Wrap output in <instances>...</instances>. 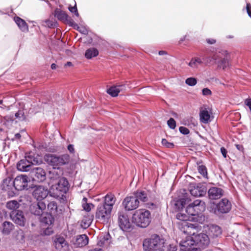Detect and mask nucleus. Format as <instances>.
Instances as JSON below:
<instances>
[{
    "label": "nucleus",
    "instance_id": "11",
    "mask_svg": "<svg viewBox=\"0 0 251 251\" xmlns=\"http://www.w3.org/2000/svg\"><path fill=\"white\" fill-rule=\"evenodd\" d=\"M10 217L12 221L17 226L24 227L26 223V219L24 212L22 210L11 211Z\"/></svg>",
    "mask_w": 251,
    "mask_h": 251
},
{
    "label": "nucleus",
    "instance_id": "50",
    "mask_svg": "<svg viewBox=\"0 0 251 251\" xmlns=\"http://www.w3.org/2000/svg\"><path fill=\"white\" fill-rule=\"evenodd\" d=\"M73 25H75L77 26L76 29L81 33L84 35H87L88 33V30L85 27H79L77 25L74 24Z\"/></svg>",
    "mask_w": 251,
    "mask_h": 251
},
{
    "label": "nucleus",
    "instance_id": "38",
    "mask_svg": "<svg viewBox=\"0 0 251 251\" xmlns=\"http://www.w3.org/2000/svg\"><path fill=\"white\" fill-rule=\"evenodd\" d=\"M19 202L15 200L9 201L6 203V207L12 210V211L18 210L17 209L19 207Z\"/></svg>",
    "mask_w": 251,
    "mask_h": 251
},
{
    "label": "nucleus",
    "instance_id": "16",
    "mask_svg": "<svg viewBox=\"0 0 251 251\" xmlns=\"http://www.w3.org/2000/svg\"><path fill=\"white\" fill-rule=\"evenodd\" d=\"M34 179L38 182H43L46 179V173L42 168L36 167L33 169Z\"/></svg>",
    "mask_w": 251,
    "mask_h": 251
},
{
    "label": "nucleus",
    "instance_id": "4",
    "mask_svg": "<svg viewBox=\"0 0 251 251\" xmlns=\"http://www.w3.org/2000/svg\"><path fill=\"white\" fill-rule=\"evenodd\" d=\"M42 160L39 156L29 153L25 156V159H21L17 164V169L21 172H28L31 169L32 165L40 164Z\"/></svg>",
    "mask_w": 251,
    "mask_h": 251
},
{
    "label": "nucleus",
    "instance_id": "15",
    "mask_svg": "<svg viewBox=\"0 0 251 251\" xmlns=\"http://www.w3.org/2000/svg\"><path fill=\"white\" fill-rule=\"evenodd\" d=\"M206 192L207 189L205 186L200 183L190 190L191 194L195 197L203 196L206 194Z\"/></svg>",
    "mask_w": 251,
    "mask_h": 251
},
{
    "label": "nucleus",
    "instance_id": "49",
    "mask_svg": "<svg viewBox=\"0 0 251 251\" xmlns=\"http://www.w3.org/2000/svg\"><path fill=\"white\" fill-rule=\"evenodd\" d=\"M68 9L71 13H74L76 17H79V15L77 11L76 3H75V6H70Z\"/></svg>",
    "mask_w": 251,
    "mask_h": 251
},
{
    "label": "nucleus",
    "instance_id": "25",
    "mask_svg": "<svg viewBox=\"0 0 251 251\" xmlns=\"http://www.w3.org/2000/svg\"><path fill=\"white\" fill-rule=\"evenodd\" d=\"M14 20L21 30L23 32L28 31V27L25 21L18 16L15 17Z\"/></svg>",
    "mask_w": 251,
    "mask_h": 251
},
{
    "label": "nucleus",
    "instance_id": "19",
    "mask_svg": "<svg viewBox=\"0 0 251 251\" xmlns=\"http://www.w3.org/2000/svg\"><path fill=\"white\" fill-rule=\"evenodd\" d=\"M149 191L146 190H137L134 192L133 195L137 199L138 201H141L143 202L149 201Z\"/></svg>",
    "mask_w": 251,
    "mask_h": 251
},
{
    "label": "nucleus",
    "instance_id": "62",
    "mask_svg": "<svg viewBox=\"0 0 251 251\" xmlns=\"http://www.w3.org/2000/svg\"><path fill=\"white\" fill-rule=\"evenodd\" d=\"M186 37H187V35H184L183 36V37H182L179 41V44H181L182 42H183L184 41H185L186 39Z\"/></svg>",
    "mask_w": 251,
    "mask_h": 251
},
{
    "label": "nucleus",
    "instance_id": "30",
    "mask_svg": "<svg viewBox=\"0 0 251 251\" xmlns=\"http://www.w3.org/2000/svg\"><path fill=\"white\" fill-rule=\"evenodd\" d=\"M190 201V200L189 198L186 196H184L183 198L179 199L176 201L175 206L178 210H181L185 207L186 204L189 202Z\"/></svg>",
    "mask_w": 251,
    "mask_h": 251
},
{
    "label": "nucleus",
    "instance_id": "32",
    "mask_svg": "<svg viewBox=\"0 0 251 251\" xmlns=\"http://www.w3.org/2000/svg\"><path fill=\"white\" fill-rule=\"evenodd\" d=\"M203 63V58H201L199 57H193L189 63H188L189 66L190 67L195 69L198 68L200 65L202 64Z\"/></svg>",
    "mask_w": 251,
    "mask_h": 251
},
{
    "label": "nucleus",
    "instance_id": "44",
    "mask_svg": "<svg viewBox=\"0 0 251 251\" xmlns=\"http://www.w3.org/2000/svg\"><path fill=\"white\" fill-rule=\"evenodd\" d=\"M198 171L204 177H207V168L204 165H199L198 167Z\"/></svg>",
    "mask_w": 251,
    "mask_h": 251
},
{
    "label": "nucleus",
    "instance_id": "18",
    "mask_svg": "<svg viewBox=\"0 0 251 251\" xmlns=\"http://www.w3.org/2000/svg\"><path fill=\"white\" fill-rule=\"evenodd\" d=\"M126 86L125 84H121L111 86L107 89L106 92L113 97L117 96L120 92L125 91Z\"/></svg>",
    "mask_w": 251,
    "mask_h": 251
},
{
    "label": "nucleus",
    "instance_id": "28",
    "mask_svg": "<svg viewBox=\"0 0 251 251\" xmlns=\"http://www.w3.org/2000/svg\"><path fill=\"white\" fill-rule=\"evenodd\" d=\"M89 238L86 234L79 235L76 239V244L79 247H82L88 244Z\"/></svg>",
    "mask_w": 251,
    "mask_h": 251
},
{
    "label": "nucleus",
    "instance_id": "10",
    "mask_svg": "<svg viewBox=\"0 0 251 251\" xmlns=\"http://www.w3.org/2000/svg\"><path fill=\"white\" fill-rule=\"evenodd\" d=\"M28 179L26 176H18L13 181V187L17 191L27 190Z\"/></svg>",
    "mask_w": 251,
    "mask_h": 251
},
{
    "label": "nucleus",
    "instance_id": "29",
    "mask_svg": "<svg viewBox=\"0 0 251 251\" xmlns=\"http://www.w3.org/2000/svg\"><path fill=\"white\" fill-rule=\"evenodd\" d=\"M14 121L13 115H8L2 117L0 119L1 123L8 128H10Z\"/></svg>",
    "mask_w": 251,
    "mask_h": 251
},
{
    "label": "nucleus",
    "instance_id": "8",
    "mask_svg": "<svg viewBox=\"0 0 251 251\" xmlns=\"http://www.w3.org/2000/svg\"><path fill=\"white\" fill-rule=\"evenodd\" d=\"M112 209L103 204H100L96 212V219L102 222L107 223L111 216Z\"/></svg>",
    "mask_w": 251,
    "mask_h": 251
},
{
    "label": "nucleus",
    "instance_id": "64",
    "mask_svg": "<svg viewBox=\"0 0 251 251\" xmlns=\"http://www.w3.org/2000/svg\"><path fill=\"white\" fill-rule=\"evenodd\" d=\"M89 251H102V250L100 248H95L89 250Z\"/></svg>",
    "mask_w": 251,
    "mask_h": 251
},
{
    "label": "nucleus",
    "instance_id": "52",
    "mask_svg": "<svg viewBox=\"0 0 251 251\" xmlns=\"http://www.w3.org/2000/svg\"><path fill=\"white\" fill-rule=\"evenodd\" d=\"M44 22L46 24L45 26L51 28L55 26L56 23L50 20H46L44 21Z\"/></svg>",
    "mask_w": 251,
    "mask_h": 251
},
{
    "label": "nucleus",
    "instance_id": "43",
    "mask_svg": "<svg viewBox=\"0 0 251 251\" xmlns=\"http://www.w3.org/2000/svg\"><path fill=\"white\" fill-rule=\"evenodd\" d=\"M47 209L48 211L49 212V213L51 214L55 213L57 209L56 202L55 201H50L49 202L47 205Z\"/></svg>",
    "mask_w": 251,
    "mask_h": 251
},
{
    "label": "nucleus",
    "instance_id": "55",
    "mask_svg": "<svg viewBox=\"0 0 251 251\" xmlns=\"http://www.w3.org/2000/svg\"><path fill=\"white\" fill-rule=\"evenodd\" d=\"M202 93L203 96H209L211 95L212 92L208 88H205L202 90Z\"/></svg>",
    "mask_w": 251,
    "mask_h": 251
},
{
    "label": "nucleus",
    "instance_id": "20",
    "mask_svg": "<svg viewBox=\"0 0 251 251\" xmlns=\"http://www.w3.org/2000/svg\"><path fill=\"white\" fill-rule=\"evenodd\" d=\"M221 228L215 225H211L208 226V234L209 237L214 238L219 237L222 234Z\"/></svg>",
    "mask_w": 251,
    "mask_h": 251
},
{
    "label": "nucleus",
    "instance_id": "21",
    "mask_svg": "<svg viewBox=\"0 0 251 251\" xmlns=\"http://www.w3.org/2000/svg\"><path fill=\"white\" fill-rule=\"evenodd\" d=\"M54 16L59 20L69 21L71 25H73L74 24V21L72 19L70 18L69 20L68 19L69 17L65 12L62 11L59 8H56L55 9Z\"/></svg>",
    "mask_w": 251,
    "mask_h": 251
},
{
    "label": "nucleus",
    "instance_id": "34",
    "mask_svg": "<svg viewBox=\"0 0 251 251\" xmlns=\"http://www.w3.org/2000/svg\"><path fill=\"white\" fill-rule=\"evenodd\" d=\"M99 54L98 50L95 48H91L87 49L85 53V57L88 59L98 56Z\"/></svg>",
    "mask_w": 251,
    "mask_h": 251
},
{
    "label": "nucleus",
    "instance_id": "48",
    "mask_svg": "<svg viewBox=\"0 0 251 251\" xmlns=\"http://www.w3.org/2000/svg\"><path fill=\"white\" fill-rule=\"evenodd\" d=\"M9 105L5 100H0V108L9 110Z\"/></svg>",
    "mask_w": 251,
    "mask_h": 251
},
{
    "label": "nucleus",
    "instance_id": "61",
    "mask_svg": "<svg viewBox=\"0 0 251 251\" xmlns=\"http://www.w3.org/2000/svg\"><path fill=\"white\" fill-rule=\"evenodd\" d=\"M68 150L71 153L74 152L75 150L74 145L72 144H70L68 146Z\"/></svg>",
    "mask_w": 251,
    "mask_h": 251
},
{
    "label": "nucleus",
    "instance_id": "3",
    "mask_svg": "<svg viewBox=\"0 0 251 251\" xmlns=\"http://www.w3.org/2000/svg\"><path fill=\"white\" fill-rule=\"evenodd\" d=\"M164 240L157 234L145 239L143 246L144 251H164Z\"/></svg>",
    "mask_w": 251,
    "mask_h": 251
},
{
    "label": "nucleus",
    "instance_id": "33",
    "mask_svg": "<svg viewBox=\"0 0 251 251\" xmlns=\"http://www.w3.org/2000/svg\"><path fill=\"white\" fill-rule=\"evenodd\" d=\"M14 228V225L10 222L5 221L2 224V232L4 234L8 235Z\"/></svg>",
    "mask_w": 251,
    "mask_h": 251
},
{
    "label": "nucleus",
    "instance_id": "5",
    "mask_svg": "<svg viewBox=\"0 0 251 251\" xmlns=\"http://www.w3.org/2000/svg\"><path fill=\"white\" fill-rule=\"evenodd\" d=\"M209 237L207 234L204 233L195 234L193 233V236L187 237L185 240L184 243H188L191 245L194 244L199 249L200 248L203 249L209 245Z\"/></svg>",
    "mask_w": 251,
    "mask_h": 251
},
{
    "label": "nucleus",
    "instance_id": "57",
    "mask_svg": "<svg viewBox=\"0 0 251 251\" xmlns=\"http://www.w3.org/2000/svg\"><path fill=\"white\" fill-rule=\"evenodd\" d=\"M184 226H187L188 228H191L192 229H195L198 227L197 224H193L191 223H185Z\"/></svg>",
    "mask_w": 251,
    "mask_h": 251
},
{
    "label": "nucleus",
    "instance_id": "56",
    "mask_svg": "<svg viewBox=\"0 0 251 251\" xmlns=\"http://www.w3.org/2000/svg\"><path fill=\"white\" fill-rule=\"evenodd\" d=\"M177 246L176 244H170L169 247L168 248V251H176L177 250Z\"/></svg>",
    "mask_w": 251,
    "mask_h": 251
},
{
    "label": "nucleus",
    "instance_id": "35",
    "mask_svg": "<svg viewBox=\"0 0 251 251\" xmlns=\"http://www.w3.org/2000/svg\"><path fill=\"white\" fill-rule=\"evenodd\" d=\"M15 119H17L16 122L25 121L26 120V116L25 114L24 109H19L15 114Z\"/></svg>",
    "mask_w": 251,
    "mask_h": 251
},
{
    "label": "nucleus",
    "instance_id": "39",
    "mask_svg": "<svg viewBox=\"0 0 251 251\" xmlns=\"http://www.w3.org/2000/svg\"><path fill=\"white\" fill-rule=\"evenodd\" d=\"M220 58L218 54H214L213 56L203 57V63L208 65L213 62H217V60Z\"/></svg>",
    "mask_w": 251,
    "mask_h": 251
},
{
    "label": "nucleus",
    "instance_id": "26",
    "mask_svg": "<svg viewBox=\"0 0 251 251\" xmlns=\"http://www.w3.org/2000/svg\"><path fill=\"white\" fill-rule=\"evenodd\" d=\"M116 199L114 196L112 194H108L104 197V201L103 204L112 210L114 204L115 203Z\"/></svg>",
    "mask_w": 251,
    "mask_h": 251
},
{
    "label": "nucleus",
    "instance_id": "17",
    "mask_svg": "<svg viewBox=\"0 0 251 251\" xmlns=\"http://www.w3.org/2000/svg\"><path fill=\"white\" fill-rule=\"evenodd\" d=\"M208 196L211 200H217L223 195V190L215 187L210 188L208 191Z\"/></svg>",
    "mask_w": 251,
    "mask_h": 251
},
{
    "label": "nucleus",
    "instance_id": "47",
    "mask_svg": "<svg viewBox=\"0 0 251 251\" xmlns=\"http://www.w3.org/2000/svg\"><path fill=\"white\" fill-rule=\"evenodd\" d=\"M167 125L169 127L172 129H174L176 127V122L173 118H170L168 120Z\"/></svg>",
    "mask_w": 251,
    "mask_h": 251
},
{
    "label": "nucleus",
    "instance_id": "12",
    "mask_svg": "<svg viewBox=\"0 0 251 251\" xmlns=\"http://www.w3.org/2000/svg\"><path fill=\"white\" fill-rule=\"evenodd\" d=\"M122 204L126 211H129L136 209L139 205V201L133 195L126 197Z\"/></svg>",
    "mask_w": 251,
    "mask_h": 251
},
{
    "label": "nucleus",
    "instance_id": "36",
    "mask_svg": "<svg viewBox=\"0 0 251 251\" xmlns=\"http://www.w3.org/2000/svg\"><path fill=\"white\" fill-rule=\"evenodd\" d=\"M13 181L10 178H6L3 179L1 186L2 189L5 191L10 189L13 186Z\"/></svg>",
    "mask_w": 251,
    "mask_h": 251
},
{
    "label": "nucleus",
    "instance_id": "59",
    "mask_svg": "<svg viewBox=\"0 0 251 251\" xmlns=\"http://www.w3.org/2000/svg\"><path fill=\"white\" fill-rule=\"evenodd\" d=\"M221 153L224 158H226L227 154V151L224 147H222L220 149Z\"/></svg>",
    "mask_w": 251,
    "mask_h": 251
},
{
    "label": "nucleus",
    "instance_id": "31",
    "mask_svg": "<svg viewBox=\"0 0 251 251\" xmlns=\"http://www.w3.org/2000/svg\"><path fill=\"white\" fill-rule=\"evenodd\" d=\"M200 118L202 123L207 124L210 121V115L206 108L200 110Z\"/></svg>",
    "mask_w": 251,
    "mask_h": 251
},
{
    "label": "nucleus",
    "instance_id": "14",
    "mask_svg": "<svg viewBox=\"0 0 251 251\" xmlns=\"http://www.w3.org/2000/svg\"><path fill=\"white\" fill-rule=\"evenodd\" d=\"M48 194V190L42 186H36L32 192L33 197L37 201H43L42 200L47 197Z\"/></svg>",
    "mask_w": 251,
    "mask_h": 251
},
{
    "label": "nucleus",
    "instance_id": "13",
    "mask_svg": "<svg viewBox=\"0 0 251 251\" xmlns=\"http://www.w3.org/2000/svg\"><path fill=\"white\" fill-rule=\"evenodd\" d=\"M46 208V204L43 201H37L32 203L29 207L30 213L36 216H41Z\"/></svg>",
    "mask_w": 251,
    "mask_h": 251
},
{
    "label": "nucleus",
    "instance_id": "51",
    "mask_svg": "<svg viewBox=\"0 0 251 251\" xmlns=\"http://www.w3.org/2000/svg\"><path fill=\"white\" fill-rule=\"evenodd\" d=\"M161 143L163 146L167 148H172L174 146L173 143L169 142L166 139H162Z\"/></svg>",
    "mask_w": 251,
    "mask_h": 251
},
{
    "label": "nucleus",
    "instance_id": "22",
    "mask_svg": "<svg viewBox=\"0 0 251 251\" xmlns=\"http://www.w3.org/2000/svg\"><path fill=\"white\" fill-rule=\"evenodd\" d=\"M62 100V98L58 94H53L52 96H50V98L45 102H43L45 105H50L51 108L56 107L57 105H59Z\"/></svg>",
    "mask_w": 251,
    "mask_h": 251
},
{
    "label": "nucleus",
    "instance_id": "46",
    "mask_svg": "<svg viewBox=\"0 0 251 251\" xmlns=\"http://www.w3.org/2000/svg\"><path fill=\"white\" fill-rule=\"evenodd\" d=\"M111 237L109 234L107 233L106 235H104L102 239V240H100V242H101V244L100 243H99L100 246L103 244H109L110 243L109 240Z\"/></svg>",
    "mask_w": 251,
    "mask_h": 251
},
{
    "label": "nucleus",
    "instance_id": "37",
    "mask_svg": "<svg viewBox=\"0 0 251 251\" xmlns=\"http://www.w3.org/2000/svg\"><path fill=\"white\" fill-rule=\"evenodd\" d=\"M190 204L199 211L203 210L205 208L204 202L199 199L194 201Z\"/></svg>",
    "mask_w": 251,
    "mask_h": 251
},
{
    "label": "nucleus",
    "instance_id": "60",
    "mask_svg": "<svg viewBox=\"0 0 251 251\" xmlns=\"http://www.w3.org/2000/svg\"><path fill=\"white\" fill-rule=\"evenodd\" d=\"M206 42L208 44H214L216 42V40L214 39H206Z\"/></svg>",
    "mask_w": 251,
    "mask_h": 251
},
{
    "label": "nucleus",
    "instance_id": "7",
    "mask_svg": "<svg viewBox=\"0 0 251 251\" xmlns=\"http://www.w3.org/2000/svg\"><path fill=\"white\" fill-rule=\"evenodd\" d=\"M118 224L124 232H129L134 228L133 223L130 222L127 215L123 212L118 213Z\"/></svg>",
    "mask_w": 251,
    "mask_h": 251
},
{
    "label": "nucleus",
    "instance_id": "24",
    "mask_svg": "<svg viewBox=\"0 0 251 251\" xmlns=\"http://www.w3.org/2000/svg\"><path fill=\"white\" fill-rule=\"evenodd\" d=\"M184 242L185 240L181 241L179 242L180 251H201L200 249L196 247L195 245H191V244H188V243L185 244Z\"/></svg>",
    "mask_w": 251,
    "mask_h": 251
},
{
    "label": "nucleus",
    "instance_id": "9",
    "mask_svg": "<svg viewBox=\"0 0 251 251\" xmlns=\"http://www.w3.org/2000/svg\"><path fill=\"white\" fill-rule=\"evenodd\" d=\"M60 172L59 176L61 174V171L59 170ZM55 176V178H56ZM58 177H57V178ZM59 179L55 186V190H56V195L58 196H63L64 194H66L69 190V182L67 179L64 177H58Z\"/></svg>",
    "mask_w": 251,
    "mask_h": 251
},
{
    "label": "nucleus",
    "instance_id": "40",
    "mask_svg": "<svg viewBox=\"0 0 251 251\" xmlns=\"http://www.w3.org/2000/svg\"><path fill=\"white\" fill-rule=\"evenodd\" d=\"M87 199L85 197L83 198L82 201V205L85 211L89 212L92 208L94 207V205L91 203H87Z\"/></svg>",
    "mask_w": 251,
    "mask_h": 251
},
{
    "label": "nucleus",
    "instance_id": "41",
    "mask_svg": "<svg viewBox=\"0 0 251 251\" xmlns=\"http://www.w3.org/2000/svg\"><path fill=\"white\" fill-rule=\"evenodd\" d=\"M216 63H217L219 68H222L224 70L229 66L228 59L226 57L221 59L219 61H217Z\"/></svg>",
    "mask_w": 251,
    "mask_h": 251
},
{
    "label": "nucleus",
    "instance_id": "63",
    "mask_svg": "<svg viewBox=\"0 0 251 251\" xmlns=\"http://www.w3.org/2000/svg\"><path fill=\"white\" fill-rule=\"evenodd\" d=\"M21 137V135L19 133H16L15 134V138L16 139H19Z\"/></svg>",
    "mask_w": 251,
    "mask_h": 251
},
{
    "label": "nucleus",
    "instance_id": "45",
    "mask_svg": "<svg viewBox=\"0 0 251 251\" xmlns=\"http://www.w3.org/2000/svg\"><path fill=\"white\" fill-rule=\"evenodd\" d=\"M197 83V79L195 77H188L185 80V83L190 86H194Z\"/></svg>",
    "mask_w": 251,
    "mask_h": 251
},
{
    "label": "nucleus",
    "instance_id": "53",
    "mask_svg": "<svg viewBox=\"0 0 251 251\" xmlns=\"http://www.w3.org/2000/svg\"><path fill=\"white\" fill-rule=\"evenodd\" d=\"M179 130L181 133L184 135H187L189 133V130L184 126H180Z\"/></svg>",
    "mask_w": 251,
    "mask_h": 251
},
{
    "label": "nucleus",
    "instance_id": "23",
    "mask_svg": "<svg viewBox=\"0 0 251 251\" xmlns=\"http://www.w3.org/2000/svg\"><path fill=\"white\" fill-rule=\"evenodd\" d=\"M53 244L55 249L59 251L65 250L68 247L65 239L62 237L56 238L54 240Z\"/></svg>",
    "mask_w": 251,
    "mask_h": 251
},
{
    "label": "nucleus",
    "instance_id": "2",
    "mask_svg": "<svg viewBox=\"0 0 251 251\" xmlns=\"http://www.w3.org/2000/svg\"><path fill=\"white\" fill-rule=\"evenodd\" d=\"M132 221L137 226L145 228L151 222V212L146 209L137 210L132 215Z\"/></svg>",
    "mask_w": 251,
    "mask_h": 251
},
{
    "label": "nucleus",
    "instance_id": "42",
    "mask_svg": "<svg viewBox=\"0 0 251 251\" xmlns=\"http://www.w3.org/2000/svg\"><path fill=\"white\" fill-rule=\"evenodd\" d=\"M186 212L188 215L191 216H195L199 213V210L195 208L194 206H192L191 204H188L186 207Z\"/></svg>",
    "mask_w": 251,
    "mask_h": 251
},
{
    "label": "nucleus",
    "instance_id": "27",
    "mask_svg": "<svg viewBox=\"0 0 251 251\" xmlns=\"http://www.w3.org/2000/svg\"><path fill=\"white\" fill-rule=\"evenodd\" d=\"M41 222L46 225H51L54 222V218L50 213L47 212L41 215Z\"/></svg>",
    "mask_w": 251,
    "mask_h": 251
},
{
    "label": "nucleus",
    "instance_id": "54",
    "mask_svg": "<svg viewBox=\"0 0 251 251\" xmlns=\"http://www.w3.org/2000/svg\"><path fill=\"white\" fill-rule=\"evenodd\" d=\"M176 217L178 219L181 221H187L188 220L187 216L184 214L178 213L176 215Z\"/></svg>",
    "mask_w": 251,
    "mask_h": 251
},
{
    "label": "nucleus",
    "instance_id": "58",
    "mask_svg": "<svg viewBox=\"0 0 251 251\" xmlns=\"http://www.w3.org/2000/svg\"><path fill=\"white\" fill-rule=\"evenodd\" d=\"M246 9L249 16L251 18V5L250 3H247Z\"/></svg>",
    "mask_w": 251,
    "mask_h": 251
},
{
    "label": "nucleus",
    "instance_id": "1",
    "mask_svg": "<svg viewBox=\"0 0 251 251\" xmlns=\"http://www.w3.org/2000/svg\"><path fill=\"white\" fill-rule=\"evenodd\" d=\"M44 159L47 164L51 166L54 170L52 171V173L56 174V178L59 177L57 171L59 170L60 166L67 164L69 161L68 156L67 155H56L50 153L45 154Z\"/></svg>",
    "mask_w": 251,
    "mask_h": 251
},
{
    "label": "nucleus",
    "instance_id": "6",
    "mask_svg": "<svg viewBox=\"0 0 251 251\" xmlns=\"http://www.w3.org/2000/svg\"><path fill=\"white\" fill-rule=\"evenodd\" d=\"M232 205L230 201L227 199H222L217 204L211 205L210 212L215 215L228 213L231 209Z\"/></svg>",
    "mask_w": 251,
    "mask_h": 251
}]
</instances>
